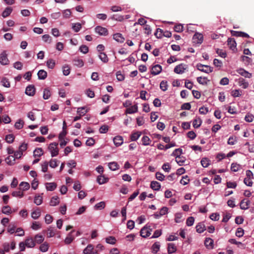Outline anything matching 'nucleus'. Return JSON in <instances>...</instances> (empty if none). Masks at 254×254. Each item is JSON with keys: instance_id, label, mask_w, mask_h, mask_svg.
I'll return each mask as SVG.
<instances>
[{"instance_id": "nucleus-1", "label": "nucleus", "mask_w": 254, "mask_h": 254, "mask_svg": "<svg viewBox=\"0 0 254 254\" xmlns=\"http://www.w3.org/2000/svg\"><path fill=\"white\" fill-rule=\"evenodd\" d=\"M58 145V143L57 142H53L49 144L48 147V149L51 152V156L52 157L56 156L59 154V149L57 147Z\"/></svg>"}, {"instance_id": "nucleus-2", "label": "nucleus", "mask_w": 254, "mask_h": 254, "mask_svg": "<svg viewBox=\"0 0 254 254\" xmlns=\"http://www.w3.org/2000/svg\"><path fill=\"white\" fill-rule=\"evenodd\" d=\"M196 67L198 70L207 73L212 72L213 69L212 67L207 65H203L201 64H198L196 65Z\"/></svg>"}, {"instance_id": "nucleus-3", "label": "nucleus", "mask_w": 254, "mask_h": 254, "mask_svg": "<svg viewBox=\"0 0 254 254\" xmlns=\"http://www.w3.org/2000/svg\"><path fill=\"white\" fill-rule=\"evenodd\" d=\"M152 230L150 226L144 227L140 230V236L143 238L149 237L151 235Z\"/></svg>"}, {"instance_id": "nucleus-4", "label": "nucleus", "mask_w": 254, "mask_h": 254, "mask_svg": "<svg viewBox=\"0 0 254 254\" xmlns=\"http://www.w3.org/2000/svg\"><path fill=\"white\" fill-rule=\"evenodd\" d=\"M9 62L6 51H4L0 54V63L2 65H7Z\"/></svg>"}, {"instance_id": "nucleus-5", "label": "nucleus", "mask_w": 254, "mask_h": 254, "mask_svg": "<svg viewBox=\"0 0 254 254\" xmlns=\"http://www.w3.org/2000/svg\"><path fill=\"white\" fill-rule=\"evenodd\" d=\"M95 31L96 33L99 34L100 35L106 36L108 34V31L107 28L100 26L96 27Z\"/></svg>"}, {"instance_id": "nucleus-6", "label": "nucleus", "mask_w": 254, "mask_h": 254, "mask_svg": "<svg viewBox=\"0 0 254 254\" xmlns=\"http://www.w3.org/2000/svg\"><path fill=\"white\" fill-rule=\"evenodd\" d=\"M187 68L186 65L181 64L177 65L174 68V72L177 74H182Z\"/></svg>"}, {"instance_id": "nucleus-7", "label": "nucleus", "mask_w": 254, "mask_h": 254, "mask_svg": "<svg viewBox=\"0 0 254 254\" xmlns=\"http://www.w3.org/2000/svg\"><path fill=\"white\" fill-rule=\"evenodd\" d=\"M25 94L30 96H33L35 94V88L33 85H28L25 90Z\"/></svg>"}, {"instance_id": "nucleus-8", "label": "nucleus", "mask_w": 254, "mask_h": 254, "mask_svg": "<svg viewBox=\"0 0 254 254\" xmlns=\"http://www.w3.org/2000/svg\"><path fill=\"white\" fill-rule=\"evenodd\" d=\"M231 33L232 35L236 37H245V38H249V35L245 32H241V31H231Z\"/></svg>"}, {"instance_id": "nucleus-9", "label": "nucleus", "mask_w": 254, "mask_h": 254, "mask_svg": "<svg viewBox=\"0 0 254 254\" xmlns=\"http://www.w3.org/2000/svg\"><path fill=\"white\" fill-rule=\"evenodd\" d=\"M162 71V66L159 64L154 65L151 70V74L156 75L159 74Z\"/></svg>"}, {"instance_id": "nucleus-10", "label": "nucleus", "mask_w": 254, "mask_h": 254, "mask_svg": "<svg viewBox=\"0 0 254 254\" xmlns=\"http://www.w3.org/2000/svg\"><path fill=\"white\" fill-rule=\"evenodd\" d=\"M237 72L241 75L246 78H251L252 76V73H249L248 71L245 70L243 68H239L237 70Z\"/></svg>"}, {"instance_id": "nucleus-11", "label": "nucleus", "mask_w": 254, "mask_h": 254, "mask_svg": "<svg viewBox=\"0 0 254 254\" xmlns=\"http://www.w3.org/2000/svg\"><path fill=\"white\" fill-rule=\"evenodd\" d=\"M194 43L201 44L203 41V35L200 33H195L193 36Z\"/></svg>"}, {"instance_id": "nucleus-12", "label": "nucleus", "mask_w": 254, "mask_h": 254, "mask_svg": "<svg viewBox=\"0 0 254 254\" xmlns=\"http://www.w3.org/2000/svg\"><path fill=\"white\" fill-rule=\"evenodd\" d=\"M228 45L229 48L232 51L236 50V43L233 38H228Z\"/></svg>"}, {"instance_id": "nucleus-13", "label": "nucleus", "mask_w": 254, "mask_h": 254, "mask_svg": "<svg viewBox=\"0 0 254 254\" xmlns=\"http://www.w3.org/2000/svg\"><path fill=\"white\" fill-rule=\"evenodd\" d=\"M204 245L208 249H212L213 248V240L210 238H206L204 241Z\"/></svg>"}, {"instance_id": "nucleus-14", "label": "nucleus", "mask_w": 254, "mask_h": 254, "mask_svg": "<svg viewBox=\"0 0 254 254\" xmlns=\"http://www.w3.org/2000/svg\"><path fill=\"white\" fill-rule=\"evenodd\" d=\"M138 110V107L137 105H134L133 106H131L129 108H128L126 109L125 113L127 114H133L136 113Z\"/></svg>"}, {"instance_id": "nucleus-15", "label": "nucleus", "mask_w": 254, "mask_h": 254, "mask_svg": "<svg viewBox=\"0 0 254 254\" xmlns=\"http://www.w3.org/2000/svg\"><path fill=\"white\" fill-rule=\"evenodd\" d=\"M114 143L116 146H119L123 143V139L121 136H116L114 138Z\"/></svg>"}, {"instance_id": "nucleus-16", "label": "nucleus", "mask_w": 254, "mask_h": 254, "mask_svg": "<svg viewBox=\"0 0 254 254\" xmlns=\"http://www.w3.org/2000/svg\"><path fill=\"white\" fill-rule=\"evenodd\" d=\"M26 246L28 248H33L35 246V243L32 238H27L25 241Z\"/></svg>"}, {"instance_id": "nucleus-17", "label": "nucleus", "mask_w": 254, "mask_h": 254, "mask_svg": "<svg viewBox=\"0 0 254 254\" xmlns=\"http://www.w3.org/2000/svg\"><path fill=\"white\" fill-rule=\"evenodd\" d=\"M73 65L78 67H81L84 65V62L82 59L75 58L72 61Z\"/></svg>"}, {"instance_id": "nucleus-18", "label": "nucleus", "mask_w": 254, "mask_h": 254, "mask_svg": "<svg viewBox=\"0 0 254 254\" xmlns=\"http://www.w3.org/2000/svg\"><path fill=\"white\" fill-rule=\"evenodd\" d=\"M150 188L154 190H159L161 188V185L157 181H152L150 184Z\"/></svg>"}, {"instance_id": "nucleus-19", "label": "nucleus", "mask_w": 254, "mask_h": 254, "mask_svg": "<svg viewBox=\"0 0 254 254\" xmlns=\"http://www.w3.org/2000/svg\"><path fill=\"white\" fill-rule=\"evenodd\" d=\"M250 204V201L249 200L245 201V199H244L241 201L240 203V208L241 209L244 210L247 209L249 208Z\"/></svg>"}, {"instance_id": "nucleus-20", "label": "nucleus", "mask_w": 254, "mask_h": 254, "mask_svg": "<svg viewBox=\"0 0 254 254\" xmlns=\"http://www.w3.org/2000/svg\"><path fill=\"white\" fill-rule=\"evenodd\" d=\"M74 232V231H72L70 232L66 238L64 240V243L65 244H70L74 239V237L72 236L71 234Z\"/></svg>"}, {"instance_id": "nucleus-21", "label": "nucleus", "mask_w": 254, "mask_h": 254, "mask_svg": "<svg viewBox=\"0 0 254 254\" xmlns=\"http://www.w3.org/2000/svg\"><path fill=\"white\" fill-rule=\"evenodd\" d=\"M113 38L116 41L120 43H123L124 42L125 39L122 36V35L121 33H116L113 35Z\"/></svg>"}, {"instance_id": "nucleus-22", "label": "nucleus", "mask_w": 254, "mask_h": 254, "mask_svg": "<svg viewBox=\"0 0 254 254\" xmlns=\"http://www.w3.org/2000/svg\"><path fill=\"white\" fill-rule=\"evenodd\" d=\"M88 112V109H86L85 107L78 108L77 110V113L80 115V116L85 115Z\"/></svg>"}, {"instance_id": "nucleus-23", "label": "nucleus", "mask_w": 254, "mask_h": 254, "mask_svg": "<svg viewBox=\"0 0 254 254\" xmlns=\"http://www.w3.org/2000/svg\"><path fill=\"white\" fill-rule=\"evenodd\" d=\"M46 187L48 190L53 191L57 188V184L55 183H47L46 184Z\"/></svg>"}, {"instance_id": "nucleus-24", "label": "nucleus", "mask_w": 254, "mask_h": 254, "mask_svg": "<svg viewBox=\"0 0 254 254\" xmlns=\"http://www.w3.org/2000/svg\"><path fill=\"white\" fill-rule=\"evenodd\" d=\"M37 75L39 79H45L47 76V73L45 70L41 69L38 71Z\"/></svg>"}, {"instance_id": "nucleus-25", "label": "nucleus", "mask_w": 254, "mask_h": 254, "mask_svg": "<svg viewBox=\"0 0 254 254\" xmlns=\"http://www.w3.org/2000/svg\"><path fill=\"white\" fill-rule=\"evenodd\" d=\"M205 230V226L202 223H199L196 226V231L198 233H202Z\"/></svg>"}, {"instance_id": "nucleus-26", "label": "nucleus", "mask_w": 254, "mask_h": 254, "mask_svg": "<svg viewBox=\"0 0 254 254\" xmlns=\"http://www.w3.org/2000/svg\"><path fill=\"white\" fill-rule=\"evenodd\" d=\"M176 251V248L173 243H169L168 245V253L169 254H173Z\"/></svg>"}, {"instance_id": "nucleus-27", "label": "nucleus", "mask_w": 254, "mask_h": 254, "mask_svg": "<svg viewBox=\"0 0 254 254\" xmlns=\"http://www.w3.org/2000/svg\"><path fill=\"white\" fill-rule=\"evenodd\" d=\"M19 187L20 190L25 191L30 188V185L27 182H22L20 184Z\"/></svg>"}, {"instance_id": "nucleus-28", "label": "nucleus", "mask_w": 254, "mask_h": 254, "mask_svg": "<svg viewBox=\"0 0 254 254\" xmlns=\"http://www.w3.org/2000/svg\"><path fill=\"white\" fill-rule=\"evenodd\" d=\"M12 11V9L10 7H6L5 10L2 13V16L5 18L8 16Z\"/></svg>"}, {"instance_id": "nucleus-29", "label": "nucleus", "mask_w": 254, "mask_h": 254, "mask_svg": "<svg viewBox=\"0 0 254 254\" xmlns=\"http://www.w3.org/2000/svg\"><path fill=\"white\" fill-rule=\"evenodd\" d=\"M238 84L240 86H242L244 89L248 88L249 86L248 82H246L243 78H241L239 79Z\"/></svg>"}, {"instance_id": "nucleus-30", "label": "nucleus", "mask_w": 254, "mask_h": 254, "mask_svg": "<svg viewBox=\"0 0 254 254\" xmlns=\"http://www.w3.org/2000/svg\"><path fill=\"white\" fill-rule=\"evenodd\" d=\"M44 240V238L42 235L37 234L34 237L35 243L41 244Z\"/></svg>"}, {"instance_id": "nucleus-31", "label": "nucleus", "mask_w": 254, "mask_h": 254, "mask_svg": "<svg viewBox=\"0 0 254 254\" xmlns=\"http://www.w3.org/2000/svg\"><path fill=\"white\" fill-rule=\"evenodd\" d=\"M41 215V211L39 208L33 211L31 213V217L34 219H37Z\"/></svg>"}, {"instance_id": "nucleus-32", "label": "nucleus", "mask_w": 254, "mask_h": 254, "mask_svg": "<svg viewBox=\"0 0 254 254\" xmlns=\"http://www.w3.org/2000/svg\"><path fill=\"white\" fill-rule=\"evenodd\" d=\"M108 181V179L107 178H105L103 176H99L97 177V181L100 185L103 184L107 182Z\"/></svg>"}, {"instance_id": "nucleus-33", "label": "nucleus", "mask_w": 254, "mask_h": 254, "mask_svg": "<svg viewBox=\"0 0 254 254\" xmlns=\"http://www.w3.org/2000/svg\"><path fill=\"white\" fill-rule=\"evenodd\" d=\"M200 162L203 167L206 168L210 165V160L207 158H203Z\"/></svg>"}, {"instance_id": "nucleus-34", "label": "nucleus", "mask_w": 254, "mask_h": 254, "mask_svg": "<svg viewBox=\"0 0 254 254\" xmlns=\"http://www.w3.org/2000/svg\"><path fill=\"white\" fill-rule=\"evenodd\" d=\"M140 135L141 133L139 131L133 132L130 135V140L131 141H136Z\"/></svg>"}, {"instance_id": "nucleus-35", "label": "nucleus", "mask_w": 254, "mask_h": 254, "mask_svg": "<svg viewBox=\"0 0 254 254\" xmlns=\"http://www.w3.org/2000/svg\"><path fill=\"white\" fill-rule=\"evenodd\" d=\"M93 250H94L93 246L91 244H89L86 247V248L85 249H84L83 253L84 254H89Z\"/></svg>"}, {"instance_id": "nucleus-36", "label": "nucleus", "mask_w": 254, "mask_h": 254, "mask_svg": "<svg viewBox=\"0 0 254 254\" xmlns=\"http://www.w3.org/2000/svg\"><path fill=\"white\" fill-rule=\"evenodd\" d=\"M15 160V159L13 155L9 156L5 158V161L6 162L7 164L9 165L14 164Z\"/></svg>"}, {"instance_id": "nucleus-37", "label": "nucleus", "mask_w": 254, "mask_h": 254, "mask_svg": "<svg viewBox=\"0 0 254 254\" xmlns=\"http://www.w3.org/2000/svg\"><path fill=\"white\" fill-rule=\"evenodd\" d=\"M59 199V197L57 196L52 197L50 201V205L51 206H56L60 202Z\"/></svg>"}, {"instance_id": "nucleus-38", "label": "nucleus", "mask_w": 254, "mask_h": 254, "mask_svg": "<svg viewBox=\"0 0 254 254\" xmlns=\"http://www.w3.org/2000/svg\"><path fill=\"white\" fill-rule=\"evenodd\" d=\"M99 58L104 63H107L109 61L107 55L104 53H100Z\"/></svg>"}, {"instance_id": "nucleus-39", "label": "nucleus", "mask_w": 254, "mask_h": 254, "mask_svg": "<svg viewBox=\"0 0 254 254\" xmlns=\"http://www.w3.org/2000/svg\"><path fill=\"white\" fill-rule=\"evenodd\" d=\"M43 154V150L41 148H37L34 151V157H40Z\"/></svg>"}, {"instance_id": "nucleus-40", "label": "nucleus", "mask_w": 254, "mask_h": 254, "mask_svg": "<svg viewBox=\"0 0 254 254\" xmlns=\"http://www.w3.org/2000/svg\"><path fill=\"white\" fill-rule=\"evenodd\" d=\"M176 161L180 166H182L186 161V158L185 157L181 156L179 157H176Z\"/></svg>"}, {"instance_id": "nucleus-41", "label": "nucleus", "mask_w": 254, "mask_h": 254, "mask_svg": "<svg viewBox=\"0 0 254 254\" xmlns=\"http://www.w3.org/2000/svg\"><path fill=\"white\" fill-rule=\"evenodd\" d=\"M241 168V166L239 164H238L236 163H233L231 164V170L232 171L236 172L240 170Z\"/></svg>"}, {"instance_id": "nucleus-42", "label": "nucleus", "mask_w": 254, "mask_h": 254, "mask_svg": "<svg viewBox=\"0 0 254 254\" xmlns=\"http://www.w3.org/2000/svg\"><path fill=\"white\" fill-rule=\"evenodd\" d=\"M160 88L163 91H166L168 89L167 81L162 80L160 84Z\"/></svg>"}, {"instance_id": "nucleus-43", "label": "nucleus", "mask_w": 254, "mask_h": 254, "mask_svg": "<svg viewBox=\"0 0 254 254\" xmlns=\"http://www.w3.org/2000/svg\"><path fill=\"white\" fill-rule=\"evenodd\" d=\"M183 153V150L181 148L176 149L172 153V155L175 156L176 157H181V154Z\"/></svg>"}, {"instance_id": "nucleus-44", "label": "nucleus", "mask_w": 254, "mask_h": 254, "mask_svg": "<svg viewBox=\"0 0 254 254\" xmlns=\"http://www.w3.org/2000/svg\"><path fill=\"white\" fill-rule=\"evenodd\" d=\"M2 212L5 214H9L11 213V207L8 205L4 206L2 208Z\"/></svg>"}, {"instance_id": "nucleus-45", "label": "nucleus", "mask_w": 254, "mask_h": 254, "mask_svg": "<svg viewBox=\"0 0 254 254\" xmlns=\"http://www.w3.org/2000/svg\"><path fill=\"white\" fill-rule=\"evenodd\" d=\"M160 244L159 242H155L152 247V252L154 254L157 253L160 249Z\"/></svg>"}, {"instance_id": "nucleus-46", "label": "nucleus", "mask_w": 254, "mask_h": 254, "mask_svg": "<svg viewBox=\"0 0 254 254\" xmlns=\"http://www.w3.org/2000/svg\"><path fill=\"white\" fill-rule=\"evenodd\" d=\"M24 123L23 120L19 119L15 123L14 126L16 128L19 129L23 127Z\"/></svg>"}, {"instance_id": "nucleus-47", "label": "nucleus", "mask_w": 254, "mask_h": 254, "mask_svg": "<svg viewBox=\"0 0 254 254\" xmlns=\"http://www.w3.org/2000/svg\"><path fill=\"white\" fill-rule=\"evenodd\" d=\"M2 85L5 87L8 88L10 86V82L7 78L6 77H3L1 81Z\"/></svg>"}, {"instance_id": "nucleus-48", "label": "nucleus", "mask_w": 254, "mask_h": 254, "mask_svg": "<svg viewBox=\"0 0 254 254\" xmlns=\"http://www.w3.org/2000/svg\"><path fill=\"white\" fill-rule=\"evenodd\" d=\"M40 250L42 252H46L49 249V245L47 242H45L42 244L39 248Z\"/></svg>"}, {"instance_id": "nucleus-49", "label": "nucleus", "mask_w": 254, "mask_h": 254, "mask_svg": "<svg viewBox=\"0 0 254 254\" xmlns=\"http://www.w3.org/2000/svg\"><path fill=\"white\" fill-rule=\"evenodd\" d=\"M141 141L142 144L145 146L149 145L151 141L150 138L147 136H143Z\"/></svg>"}, {"instance_id": "nucleus-50", "label": "nucleus", "mask_w": 254, "mask_h": 254, "mask_svg": "<svg viewBox=\"0 0 254 254\" xmlns=\"http://www.w3.org/2000/svg\"><path fill=\"white\" fill-rule=\"evenodd\" d=\"M14 136L12 134H9L5 136V140L8 143H11L13 142Z\"/></svg>"}, {"instance_id": "nucleus-51", "label": "nucleus", "mask_w": 254, "mask_h": 254, "mask_svg": "<svg viewBox=\"0 0 254 254\" xmlns=\"http://www.w3.org/2000/svg\"><path fill=\"white\" fill-rule=\"evenodd\" d=\"M51 96V92L49 89L46 88L43 91V97L44 99H48Z\"/></svg>"}, {"instance_id": "nucleus-52", "label": "nucleus", "mask_w": 254, "mask_h": 254, "mask_svg": "<svg viewBox=\"0 0 254 254\" xmlns=\"http://www.w3.org/2000/svg\"><path fill=\"white\" fill-rule=\"evenodd\" d=\"M106 243L114 245L116 242V239L114 237L110 236L106 238Z\"/></svg>"}, {"instance_id": "nucleus-53", "label": "nucleus", "mask_w": 254, "mask_h": 254, "mask_svg": "<svg viewBox=\"0 0 254 254\" xmlns=\"http://www.w3.org/2000/svg\"><path fill=\"white\" fill-rule=\"evenodd\" d=\"M34 202L37 205H40L43 202L42 197L40 195L36 196Z\"/></svg>"}, {"instance_id": "nucleus-54", "label": "nucleus", "mask_w": 254, "mask_h": 254, "mask_svg": "<svg viewBox=\"0 0 254 254\" xmlns=\"http://www.w3.org/2000/svg\"><path fill=\"white\" fill-rule=\"evenodd\" d=\"M108 166L109 168L113 171H115L118 169V165L115 162H113L109 163Z\"/></svg>"}, {"instance_id": "nucleus-55", "label": "nucleus", "mask_w": 254, "mask_h": 254, "mask_svg": "<svg viewBox=\"0 0 254 254\" xmlns=\"http://www.w3.org/2000/svg\"><path fill=\"white\" fill-rule=\"evenodd\" d=\"M237 141V137L236 136H232L229 137L228 140V144L229 145H234Z\"/></svg>"}, {"instance_id": "nucleus-56", "label": "nucleus", "mask_w": 254, "mask_h": 254, "mask_svg": "<svg viewBox=\"0 0 254 254\" xmlns=\"http://www.w3.org/2000/svg\"><path fill=\"white\" fill-rule=\"evenodd\" d=\"M201 122V120L200 118H199L198 120H194L192 123L193 127L194 128H198L200 126Z\"/></svg>"}, {"instance_id": "nucleus-57", "label": "nucleus", "mask_w": 254, "mask_h": 254, "mask_svg": "<svg viewBox=\"0 0 254 254\" xmlns=\"http://www.w3.org/2000/svg\"><path fill=\"white\" fill-rule=\"evenodd\" d=\"M207 78L205 77H202L200 76V77H198L197 78V82L199 84H202V85L207 84Z\"/></svg>"}, {"instance_id": "nucleus-58", "label": "nucleus", "mask_w": 254, "mask_h": 254, "mask_svg": "<svg viewBox=\"0 0 254 254\" xmlns=\"http://www.w3.org/2000/svg\"><path fill=\"white\" fill-rule=\"evenodd\" d=\"M72 29L75 32H78L81 28V24L79 23H76L72 25Z\"/></svg>"}, {"instance_id": "nucleus-59", "label": "nucleus", "mask_w": 254, "mask_h": 254, "mask_svg": "<svg viewBox=\"0 0 254 254\" xmlns=\"http://www.w3.org/2000/svg\"><path fill=\"white\" fill-rule=\"evenodd\" d=\"M163 30L160 28H157L154 35L157 38H161L163 37Z\"/></svg>"}, {"instance_id": "nucleus-60", "label": "nucleus", "mask_w": 254, "mask_h": 254, "mask_svg": "<svg viewBox=\"0 0 254 254\" xmlns=\"http://www.w3.org/2000/svg\"><path fill=\"white\" fill-rule=\"evenodd\" d=\"M55 235V233L54 231V229L51 227H50L48 229V232L47 233V235L48 238H51L54 237Z\"/></svg>"}, {"instance_id": "nucleus-61", "label": "nucleus", "mask_w": 254, "mask_h": 254, "mask_svg": "<svg viewBox=\"0 0 254 254\" xmlns=\"http://www.w3.org/2000/svg\"><path fill=\"white\" fill-rule=\"evenodd\" d=\"M190 181V179L188 176H183L180 181V183L183 185H187Z\"/></svg>"}, {"instance_id": "nucleus-62", "label": "nucleus", "mask_w": 254, "mask_h": 254, "mask_svg": "<svg viewBox=\"0 0 254 254\" xmlns=\"http://www.w3.org/2000/svg\"><path fill=\"white\" fill-rule=\"evenodd\" d=\"M116 77L117 79L120 81H123L125 79V76L122 73L121 71H118L117 72Z\"/></svg>"}, {"instance_id": "nucleus-63", "label": "nucleus", "mask_w": 254, "mask_h": 254, "mask_svg": "<svg viewBox=\"0 0 254 254\" xmlns=\"http://www.w3.org/2000/svg\"><path fill=\"white\" fill-rule=\"evenodd\" d=\"M194 221V219L193 217L190 216L188 218L186 221V224L188 226H191L193 225Z\"/></svg>"}, {"instance_id": "nucleus-64", "label": "nucleus", "mask_w": 254, "mask_h": 254, "mask_svg": "<svg viewBox=\"0 0 254 254\" xmlns=\"http://www.w3.org/2000/svg\"><path fill=\"white\" fill-rule=\"evenodd\" d=\"M43 40L45 42L50 43L52 42V38L48 34H45L42 36Z\"/></svg>"}]
</instances>
